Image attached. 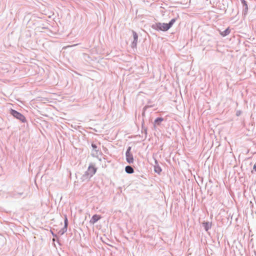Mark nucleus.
I'll use <instances>...</instances> for the list:
<instances>
[{
  "label": "nucleus",
  "instance_id": "6",
  "mask_svg": "<svg viewBox=\"0 0 256 256\" xmlns=\"http://www.w3.org/2000/svg\"><path fill=\"white\" fill-rule=\"evenodd\" d=\"M132 34H133L134 38V42H132V45L134 46H136L137 42H138V36L137 34L134 31L132 32Z\"/></svg>",
  "mask_w": 256,
  "mask_h": 256
},
{
  "label": "nucleus",
  "instance_id": "9",
  "mask_svg": "<svg viewBox=\"0 0 256 256\" xmlns=\"http://www.w3.org/2000/svg\"><path fill=\"white\" fill-rule=\"evenodd\" d=\"M163 120H164V119L162 118H157L154 120V126L156 125V124L160 125V122H162Z\"/></svg>",
  "mask_w": 256,
  "mask_h": 256
},
{
  "label": "nucleus",
  "instance_id": "3",
  "mask_svg": "<svg viewBox=\"0 0 256 256\" xmlns=\"http://www.w3.org/2000/svg\"><path fill=\"white\" fill-rule=\"evenodd\" d=\"M96 170L97 168L96 166L94 164H90L88 168L86 174L90 176H92L96 174Z\"/></svg>",
  "mask_w": 256,
  "mask_h": 256
},
{
  "label": "nucleus",
  "instance_id": "8",
  "mask_svg": "<svg viewBox=\"0 0 256 256\" xmlns=\"http://www.w3.org/2000/svg\"><path fill=\"white\" fill-rule=\"evenodd\" d=\"M230 30L229 28H226L224 31L221 32L220 34L222 36H225L230 33Z\"/></svg>",
  "mask_w": 256,
  "mask_h": 256
},
{
  "label": "nucleus",
  "instance_id": "7",
  "mask_svg": "<svg viewBox=\"0 0 256 256\" xmlns=\"http://www.w3.org/2000/svg\"><path fill=\"white\" fill-rule=\"evenodd\" d=\"M125 170L128 174H132L134 172L133 168L130 166H126L125 168Z\"/></svg>",
  "mask_w": 256,
  "mask_h": 256
},
{
  "label": "nucleus",
  "instance_id": "1",
  "mask_svg": "<svg viewBox=\"0 0 256 256\" xmlns=\"http://www.w3.org/2000/svg\"><path fill=\"white\" fill-rule=\"evenodd\" d=\"M176 22V19H172L168 24L158 22L156 24V27L158 30L162 31H166L170 29Z\"/></svg>",
  "mask_w": 256,
  "mask_h": 256
},
{
  "label": "nucleus",
  "instance_id": "10",
  "mask_svg": "<svg viewBox=\"0 0 256 256\" xmlns=\"http://www.w3.org/2000/svg\"><path fill=\"white\" fill-rule=\"evenodd\" d=\"M154 172L158 174H160L162 172V169L160 166H155L154 167Z\"/></svg>",
  "mask_w": 256,
  "mask_h": 256
},
{
  "label": "nucleus",
  "instance_id": "4",
  "mask_svg": "<svg viewBox=\"0 0 256 256\" xmlns=\"http://www.w3.org/2000/svg\"><path fill=\"white\" fill-rule=\"evenodd\" d=\"M126 160L128 163L132 164L134 162L133 156L131 153L126 152Z\"/></svg>",
  "mask_w": 256,
  "mask_h": 256
},
{
  "label": "nucleus",
  "instance_id": "5",
  "mask_svg": "<svg viewBox=\"0 0 256 256\" xmlns=\"http://www.w3.org/2000/svg\"><path fill=\"white\" fill-rule=\"evenodd\" d=\"M101 218V216L98 214H94L92 216L91 220H90V222L92 224H94L97 221Z\"/></svg>",
  "mask_w": 256,
  "mask_h": 256
},
{
  "label": "nucleus",
  "instance_id": "11",
  "mask_svg": "<svg viewBox=\"0 0 256 256\" xmlns=\"http://www.w3.org/2000/svg\"><path fill=\"white\" fill-rule=\"evenodd\" d=\"M203 224H204V228L206 231L208 230L210 227V225L209 224L208 222H204V223H203Z\"/></svg>",
  "mask_w": 256,
  "mask_h": 256
},
{
  "label": "nucleus",
  "instance_id": "16",
  "mask_svg": "<svg viewBox=\"0 0 256 256\" xmlns=\"http://www.w3.org/2000/svg\"><path fill=\"white\" fill-rule=\"evenodd\" d=\"M66 222H67V218H66V219L65 220V223H66Z\"/></svg>",
  "mask_w": 256,
  "mask_h": 256
},
{
  "label": "nucleus",
  "instance_id": "2",
  "mask_svg": "<svg viewBox=\"0 0 256 256\" xmlns=\"http://www.w3.org/2000/svg\"><path fill=\"white\" fill-rule=\"evenodd\" d=\"M10 114H12L14 118L20 120L22 122H25L26 121V118L20 113L17 111L11 110Z\"/></svg>",
  "mask_w": 256,
  "mask_h": 256
},
{
  "label": "nucleus",
  "instance_id": "13",
  "mask_svg": "<svg viewBox=\"0 0 256 256\" xmlns=\"http://www.w3.org/2000/svg\"><path fill=\"white\" fill-rule=\"evenodd\" d=\"M92 146L94 150L96 152H97V150H96L97 146L95 144H92Z\"/></svg>",
  "mask_w": 256,
  "mask_h": 256
},
{
  "label": "nucleus",
  "instance_id": "15",
  "mask_svg": "<svg viewBox=\"0 0 256 256\" xmlns=\"http://www.w3.org/2000/svg\"><path fill=\"white\" fill-rule=\"evenodd\" d=\"M254 170L256 172V164H254V168H253Z\"/></svg>",
  "mask_w": 256,
  "mask_h": 256
},
{
  "label": "nucleus",
  "instance_id": "12",
  "mask_svg": "<svg viewBox=\"0 0 256 256\" xmlns=\"http://www.w3.org/2000/svg\"><path fill=\"white\" fill-rule=\"evenodd\" d=\"M241 1H242V2L244 6H245L246 8L248 9V4H246V2L244 0H241Z\"/></svg>",
  "mask_w": 256,
  "mask_h": 256
},
{
  "label": "nucleus",
  "instance_id": "14",
  "mask_svg": "<svg viewBox=\"0 0 256 256\" xmlns=\"http://www.w3.org/2000/svg\"><path fill=\"white\" fill-rule=\"evenodd\" d=\"M130 150H131V148H130V147H129V148H128V149L127 150V151H126V152H128V153H130Z\"/></svg>",
  "mask_w": 256,
  "mask_h": 256
}]
</instances>
